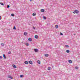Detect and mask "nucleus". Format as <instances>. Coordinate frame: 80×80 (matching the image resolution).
I'll return each instance as SVG.
<instances>
[{"mask_svg": "<svg viewBox=\"0 0 80 80\" xmlns=\"http://www.w3.org/2000/svg\"><path fill=\"white\" fill-rule=\"evenodd\" d=\"M24 35L26 36L27 35V32H24Z\"/></svg>", "mask_w": 80, "mask_h": 80, "instance_id": "obj_11", "label": "nucleus"}, {"mask_svg": "<svg viewBox=\"0 0 80 80\" xmlns=\"http://www.w3.org/2000/svg\"><path fill=\"white\" fill-rule=\"evenodd\" d=\"M33 28L35 30V28L34 27H33Z\"/></svg>", "mask_w": 80, "mask_h": 80, "instance_id": "obj_33", "label": "nucleus"}, {"mask_svg": "<svg viewBox=\"0 0 80 80\" xmlns=\"http://www.w3.org/2000/svg\"><path fill=\"white\" fill-rule=\"evenodd\" d=\"M11 15L12 17H13L14 16H15V14H11Z\"/></svg>", "mask_w": 80, "mask_h": 80, "instance_id": "obj_21", "label": "nucleus"}, {"mask_svg": "<svg viewBox=\"0 0 80 80\" xmlns=\"http://www.w3.org/2000/svg\"><path fill=\"white\" fill-rule=\"evenodd\" d=\"M55 27H56V28H58V26L57 25H55Z\"/></svg>", "mask_w": 80, "mask_h": 80, "instance_id": "obj_19", "label": "nucleus"}, {"mask_svg": "<svg viewBox=\"0 0 80 80\" xmlns=\"http://www.w3.org/2000/svg\"><path fill=\"white\" fill-rule=\"evenodd\" d=\"M48 70H50L51 69V67H48Z\"/></svg>", "mask_w": 80, "mask_h": 80, "instance_id": "obj_17", "label": "nucleus"}, {"mask_svg": "<svg viewBox=\"0 0 80 80\" xmlns=\"http://www.w3.org/2000/svg\"><path fill=\"white\" fill-rule=\"evenodd\" d=\"M41 11L42 12H45V10L43 9H41Z\"/></svg>", "mask_w": 80, "mask_h": 80, "instance_id": "obj_8", "label": "nucleus"}, {"mask_svg": "<svg viewBox=\"0 0 80 80\" xmlns=\"http://www.w3.org/2000/svg\"><path fill=\"white\" fill-rule=\"evenodd\" d=\"M25 45H27V46H28V45H29V44H28L27 43H26Z\"/></svg>", "mask_w": 80, "mask_h": 80, "instance_id": "obj_16", "label": "nucleus"}, {"mask_svg": "<svg viewBox=\"0 0 80 80\" xmlns=\"http://www.w3.org/2000/svg\"><path fill=\"white\" fill-rule=\"evenodd\" d=\"M65 47L67 48H68V47H69V46L68 45H65Z\"/></svg>", "mask_w": 80, "mask_h": 80, "instance_id": "obj_20", "label": "nucleus"}, {"mask_svg": "<svg viewBox=\"0 0 80 80\" xmlns=\"http://www.w3.org/2000/svg\"><path fill=\"white\" fill-rule=\"evenodd\" d=\"M68 62L70 63H72V61L71 60H69Z\"/></svg>", "mask_w": 80, "mask_h": 80, "instance_id": "obj_9", "label": "nucleus"}, {"mask_svg": "<svg viewBox=\"0 0 80 80\" xmlns=\"http://www.w3.org/2000/svg\"><path fill=\"white\" fill-rule=\"evenodd\" d=\"M13 29H14V30H16V28L15 27V26H14Z\"/></svg>", "mask_w": 80, "mask_h": 80, "instance_id": "obj_24", "label": "nucleus"}, {"mask_svg": "<svg viewBox=\"0 0 80 80\" xmlns=\"http://www.w3.org/2000/svg\"><path fill=\"white\" fill-rule=\"evenodd\" d=\"M34 38H36V39H37L38 38V36L37 35H36L34 36Z\"/></svg>", "mask_w": 80, "mask_h": 80, "instance_id": "obj_4", "label": "nucleus"}, {"mask_svg": "<svg viewBox=\"0 0 80 80\" xmlns=\"http://www.w3.org/2000/svg\"><path fill=\"white\" fill-rule=\"evenodd\" d=\"M74 12L76 13H78V11L77 10H75L74 11Z\"/></svg>", "mask_w": 80, "mask_h": 80, "instance_id": "obj_3", "label": "nucleus"}, {"mask_svg": "<svg viewBox=\"0 0 80 80\" xmlns=\"http://www.w3.org/2000/svg\"><path fill=\"white\" fill-rule=\"evenodd\" d=\"M24 63H25V64H26L27 65L28 63V61H25L24 62Z\"/></svg>", "mask_w": 80, "mask_h": 80, "instance_id": "obj_7", "label": "nucleus"}, {"mask_svg": "<svg viewBox=\"0 0 80 80\" xmlns=\"http://www.w3.org/2000/svg\"><path fill=\"white\" fill-rule=\"evenodd\" d=\"M43 18H44V19H46V18H46L44 16V17H43Z\"/></svg>", "mask_w": 80, "mask_h": 80, "instance_id": "obj_26", "label": "nucleus"}, {"mask_svg": "<svg viewBox=\"0 0 80 80\" xmlns=\"http://www.w3.org/2000/svg\"><path fill=\"white\" fill-rule=\"evenodd\" d=\"M3 57L5 59L6 58V57H5V54L3 55Z\"/></svg>", "mask_w": 80, "mask_h": 80, "instance_id": "obj_18", "label": "nucleus"}, {"mask_svg": "<svg viewBox=\"0 0 80 80\" xmlns=\"http://www.w3.org/2000/svg\"><path fill=\"white\" fill-rule=\"evenodd\" d=\"M29 62L30 63V64H31V65H32V64L33 63V62H32V61H29Z\"/></svg>", "mask_w": 80, "mask_h": 80, "instance_id": "obj_6", "label": "nucleus"}, {"mask_svg": "<svg viewBox=\"0 0 80 80\" xmlns=\"http://www.w3.org/2000/svg\"><path fill=\"white\" fill-rule=\"evenodd\" d=\"M66 52L67 53H70V51H69L68 50H66Z\"/></svg>", "mask_w": 80, "mask_h": 80, "instance_id": "obj_13", "label": "nucleus"}, {"mask_svg": "<svg viewBox=\"0 0 80 80\" xmlns=\"http://www.w3.org/2000/svg\"><path fill=\"white\" fill-rule=\"evenodd\" d=\"M30 0V1H31V0Z\"/></svg>", "mask_w": 80, "mask_h": 80, "instance_id": "obj_36", "label": "nucleus"}, {"mask_svg": "<svg viewBox=\"0 0 80 80\" xmlns=\"http://www.w3.org/2000/svg\"><path fill=\"white\" fill-rule=\"evenodd\" d=\"M9 78H11V79H13V77H12L10 76L9 77Z\"/></svg>", "mask_w": 80, "mask_h": 80, "instance_id": "obj_25", "label": "nucleus"}, {"mask_svg": "<svg viewBox=\"0 0 80 80\" xmlns=\"http://www.w3.org/2000/svg\"><path fill=\"white\" fill-rule=\"evenodd\" d=\"M1 19H2V17L0 16V20H1Z\"/></svg>", "mask_w": 80, "mask_h": 80, "instance_id": "obj_32", "label": "nucleus"}, {"mask_svg": "<svg viewBox=\"0 0 80 80\" xmlns=\"http://www.w3.org/2000/svg\"><path fill=\"white\" fill-rule=\"evenodd\" d=\"M38 50L37 49H34V52H38Z\"/></svg>", "mask_w": 80, "mask_h": 80, "instance_id": "obj_5", "label": "nucleus"}, {"mask_svg": "<svg viewBox=\"0 0 80 80\" xmlns=\"http://www.w3.org/2000/svg\"><path fill=\"white\" fill-rule=\"evenodd\" d=\"M12 67L13 68H17V67L16 66V65L14 64L12 65Z\"/></svg>", "mask_w": 80, "mask_h": 80, "instance_id": "obj_1", "label": "nucleus"}, {"mask_svg": "<svg viewBox=\"0 0 80 80\" xmlns=\"http://www.w3.org/2000/svg\"><path fill=\"white\" fill-rule=\"evenodd\" d=\"M20 77L21 78H22V77H23V75H21L20 76Z\"/></svg>", "mask_w": 80, "mask_h": 80, "instance_id": "obj_23", "label": "nucleus"}, {"mask_svg": "<svg viewBox=\"0 0 80 80\" xmlns=\"http://www.w3.org/2000/svg\"><path fill=\"white\" fill-rule=\"evenodd\" d=\"M0 5H2L3 6V5H4V4H3V3H2V2H0Z\"/></svg>", "mask_w": 80, "mask_h": 80, "instance_id": "obj_12", "label": "nucleus"}, {"mask_svg": "<svg viewBox=\"0 0 80 80\" xmlns=\"http://www.w3.org/2000/svg\"><path fill=\"white\" fill-rule=\"evenodd\" d=\"M28 40L29 42H32V40L31 38H29L28 39Z\"/></svg>", "mask_w": 80, "mask_h": 80, "instance_id": "obj_2", "label": "nucleus"}, {"mask_svg": "<svg viewBox=\"0 0 80 80\" xmlns=\"http://www.w3.org/2000/svg\"><path fill=\"white\" fill-rule=\"evenodd\" d=\"M60 35H63V34L62 33H60Z\"/></svg>", "mask_w": 80, "mask_h": 80, "instance_id": "obj_29", "label": "nucleus"}, {"mask_svg": "<svg viewBox=\"0 0 80 80\" xmlns=\"http://www.w3.org/2000/svg\"><path fill=\"white\" fill-rule=\"evenodd\" d=\"M75 68H76V69H78V67H75Z\"/></svg>", "mask_w": 80, "mask_h": 80, "instance_id": "obj_31", "label": "nucleus"}, {"mask_svg": "<svg viewBox=\"0 0 80 80\" xmlns=\"http://www.w3.org/2000/svg\"><path fill=\"white\" fill-rule=\"evenodd\" d=\"M1 45L2 47H3L4 45H5V44L3 43H1Z\"/></svg>", "mask_w": 80, "mask_h": 80, "instance_id": "obj_22", "label": "nucleus"}, {"mask_svg": "<svg viewBox=\"0 0 80 80\" xmlns=\"http://www.w3.org/2000/svg\"><path fill=\"white\" fill-rule=\"evenodd\" d=\"M11 53V52L9 51V52H8V54H10V53Z\"/></svg>", "mask_w": 80, "mask_h": 80, "instance_id": "obj_28", "label": "nucleus"}, {"mask_svg": "<svg viewBox=\"0 0 80 80\" xmlns=\"http://www.w3.org/2000/svg\"><path fill=\"white\" fill-rule=\"evenodd\" d=\"M74 13H75V12H73Z\"/></svg>", "mask_w": 80, "mask_h": 80, "instance_id": "obj_34", "label": "nucleus"}, {"mask_svg": "<svg viewBox=\"0 0 80 80\" xmlns=\"http://www.w3.org/2000/svg\"><path fill=\"white\" fill-rule=\"evenodd\" d=\"M45 57H48V54H45Z\"/></svg>", "mask_w": 80, "mask_h": 80, "instance_id": "obj_14", "label": "nucleus"}, {"mask_svg": "<svg viewBox=\"0 0 80 80\" xmlns=\"http://www.w3.org/2000/svg\"><path fill=\"white\" fill-rule=\"evenodd\" d=\"M74 35H75V34H74Z\"/></svg>", "mask_w": 80, "mask_h": 80, "instance_id": "obj_35", "label": "nucleus"}, {"mask_svg": "<svg viewBox=\"0 0 80 80\" xmlns=\"http://www.w3.org/2000/svg\"><path fill=\"white\" fill-rule=\"evenodd\" d=\"M33 16H35L36 15V13H34L32 14Z\"/></svg>", "mask_w": 80, "mask_h": 80, "instance_id": "obj_15", "label": "nucleus"}, {"mask_svg": "<svg viewBox=\"0 0 80 80\" xmlns=\"http://www.w3.org/2000/svg\"><path fill=\"white\" fill-rule=\"evenodd\" d=\"M0 58H2V56H0Z\"/></svg>", "mask_w": 80, "mask_h": 80, "instance_id": "obj_30", "label": "nucleus"}, {"mask_svg": "<svg viewBox=\"0 0 80 80\" xmlns=\"http://www.w3.org/2000/svg\"><path fill=\"white\" fill-rule=\"evenodd\" d=\"M10 8V6L9 5H8V8Z\"/></svg>", "mask_w": 80, "mask_h": 80, "instance_id": "obj_27", "label": "nucleus"}, {"mask_svg": "<svg viewBox=\"0 0 80 80\" xmlns=\"http://www.w3.org/2000/svg\"><path fill=\"white\" fill-rule=\"evenodd\" d=\"M37 63L39 64H40V61H39V60H38L37 61Z\"/></svg>", "mask_w": 80, "mask_h": 80, "instance_id": "obj_10", "label": "nucleus"}]
</instances>
